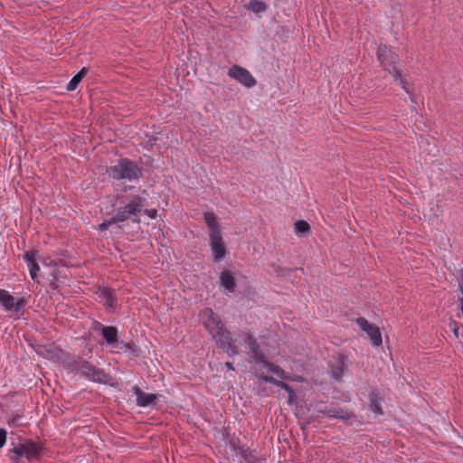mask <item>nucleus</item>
Returning <instances> with one entry per match:
<instances>
[{
	"label": "nucleus",
	"mask_w": 463,
	"mask_h": 463,
	"mask_svg": "<svg viewBox=\"0 0 463 463\" xmlns=\"http://www.w3.org/2000/svg\"><path fill=\"white\" fill-rule=\"evenodd\" d=\"M199 317L205 329L229 356L238 354L237 347L232 344L231 333L225 329L218 315L211 308H205L200 312Z\"/></svg>",
	"instance_id": "nucleus-1"
},
{
	"label": "nucleus",
	"mask_w": 463,
	"mask_h": 463,
	"mask_svg": "<svg viewBox=\"0 0 463 463\" xmlns=\"http://www.w3.org/2000/svg\"><path fill=\"white\" fill-rule=\"evenodd\" d=\"M109 175L115 180L137 181L141 176V169L133 161L123 158L108 169Z\"/></svg>",
	"instance_id": "nucleus-2"
},
{
	"label": "nucleus",
	"mask_w": 463,
	"mask_h": 463,
	"mask_svg": "<svg viewBox=\"0 0 463 463\" xmlns=\"http://www.w3.org/2000/svg\"><path fill=\"white\" fill-rule=\"evenodd\" d=\"M377 57L381 65L384 68L385 71H388L392 74L394 80L401 85V87L410 94V90L406 87L405 81L402 78V75L399 71H397L395 64L398 61V56L396 53L392 52V50L387 46L383 45L379 46L377 49Z\"/></svg>",
	"instance_id": "nucleus-3"
},
{
	"label": "nucleus",
	"mask_w": 463,
	"mask_h": 463,
	"mask_svg": "<svg viewBox=\"0 0 463 463\" xmlns=\"http://www.w3.org/2000/svg\"><path fill=\"white\" fill-rule=\"evenodd\" d=\"M241 337H243L245 345L248 346L251 353V355L258 363H262L269 372L275 373L279 378L284 380L288 379V374L282 368L274 364L273 363L265 360V357L263 354L260 352L256 340L250 335L242 334Z\"/></svg>",
	"instance_id": "nucleus-4"
},
{
	"label": "nucleus",
	"mask_w": 463,
	"mask_h": 463,
	"mask_svg": "<svg viewBox=\"0 0 463 463\" xmlns=\"http://www.w3.org/2000/svg\"><path fill=\"white\" fill-rule=\"evenodd\" d=\"M10 451L17 457L25 458L29 461H34L41 458L44 451V447L40 441L25 439Z\"/></svg>",
	"instance_id": "nucleus-5"
},
{
	"label": "nucleus",
	"mask_w": 463,
	"mask_h": 463,
	"mask_svg": "<svg viewBox=\"0 0 463 463\" xmlns=\"http://www.w3.org/2000/svg\"><path fill=\"white\" fill-rule=\"evenodd\" d=\"M101 335L112 354L127 352L132 349L130 344H125L118 340V332L117 327L112 326H101Z\"/></svg>",
	"instance_id": "nucleus-6"
},
{
	"label": "nucleus",
	"mask_w": 463,
	"mask_h": 463,
	"mask_svg": "<svg viewBox=\"0 0 463 463\" xmlns=\"http://www.w3.org/2000/svg\"><path fill=\"white\" fill-rule=\"evenodd\" d=\"M145 198L139 194L131 195L129 202L116 213V221L124 222L132 216H138L143 210Z\"/></svg>",
	"instance_id": "nucleus-7"
},
{
	"label": "nucleus",
	"mask_w": 463,
	"mask_h": 463,
	"mask_svg": "<svg viewBox=\"0 0 463 463\" xmlns=\"http://www.w3.org/2000/svg\"><path fill=\"white\" fill-rule=\"evenodd\" d=\"M228 75L246 88H252L256 85V80L250 72L239 65H232L228 71Z\"/></svg>",
	"instance_id": "nucleus-8"
},
{
	"label": "nucleus",
	"mask_w": 463,
	"mask_h": 463,
	"mask_svg": "<svg viewBox=\"0 0 463 463\" xmlns=\"http://www.w3.org/2000/svg\"><path fill=\"white\" fill-rule=\"evenodd\" d=\"M78 373L92 382L103 383L106 374L103 370L92 366L88 362H83L78 368Z\"/></svg>",
	"instance_id": "nucleus-9"
},
{
	"label": "nucleus",
	"mask_w": 463,
	"mask_h": 463,
	"mask_svg": "<svg viewBox=\"0 0 463 463\" xmlns=\"http://www.w3.org/2000/svg\"><path fill=\"white\" fill-rule=\"evenodd\" d=\"M356 323L361 330L368 335L374 346H380L382 345V334L377 326L369 323L364 317L357 318Z\"/></svg>",
	"instance_id": "nucleus-10"
},
{
	"label": "nucleus",
	"mask_w": 463,
	"mask_h": 463,
	"mask_svg": "<svg viewBox=\"0 0 463 463\" xmlns=\"http://www.w3.org/2000/svg\"><path fill=\"white\" fill-rule=\"evenodd\" d=\"M0 305L5 311H19L24 306L22 298H15L8 291L0 288Z\"/></svg>",
	"instance_id": "nucleus-11"
},
{
	"label": "nucleus",
	"mask_w": 463,
	"mask_h": 463,
	"mask_svg": "<svg viewBox=\"0 0 463 463\" xmlns=\"http://www.w3.org/2000/svg\"><path fill=\"white\" fill-rule=\"evenodd\" d=\"M210 247L213 255L214 261L219 262L224 259L226 249L221 233L209 234Z\"/></svg>",
	"instance_id": "nucleus-12"
},
{
	"label": "nucleus",
	"mask_w": 463,
	"mask_h": 463,
	"mask_svg": "<svg viewBox=\"0 0 463 463\" xmlns=\"http://www.w3.org/2000/svg\"><path fill=\"white\" fill-rule=\"evenodd\" d=\"M132 392L137 397L136 403L138 407H151L155 405L158 400L156 394L146 393L138 386L132 387Z\"/></svg>",
	"instance_id": "nucleus-13"
},
{
	"label": "nucleus",
	"mask_w": 463,
	"mask_h": 463,
	"mask_svg": "<svg viewBox=\"0 0 463 463\" xmlns=\"http://www.w3.org/2000/svg\"><path fill=\"white\" fill-rule=\"evenodd\" d=\"M96 293L107 310L111 311L115 309L118 300L115 297L114 291L109 288L100 287L98 288Z\"/></svg>",
	"instance_id": "nucleus-14"
},
{
	"label": "nucleus",
	"mask_w": 463,
	"mask_h": 463,
	"mask_svg": "<svg viewBox=\"0 0 463 463\" xmlns=\"http://www.w3.org/2000/svg\"><path fill=\"white\" fill-rule=\"evenodd\" d=\"M24 260L27 263V267L29 269L30 276L32 279H35L38 277V272L40 270V267L38 265L39 260V253L35 250L26 251L24 254Z\"/></svg>",
	"instance_id": "nucleus-15"
},
{
	"label": "nucleus",
	"mask_w": 463,
	"mask_h": 463,
	"mask_svg": "<svg viewBox=\"0 0 463 463\" xmlns=\"http://www.w3.org/2000/svg\"><path fill=\"white\" fill-rule=\"evenodd\" d=\"M220 285L226 293H233L236 287L234 279L226 271L222 272L220 276Z\"/></svg>",
	"instance_id": "nucleus-16"
},
{
	"label": "nucleus",
	"mask_w": 463,
	"mask_h": 463,
	"mask_svg": "<svg viewBox=\"0 0 463 463\" xmlns=\"http://www.w3.org/2000/svg\"><path fill=\"white\" fill-rule=\"evenodd\" d=\"M203 219L207 227L209 228V234L221 233L219 224L213 213H204Z\"/></svg>",
	"instance_id": "nucleus-17"
},
{
	"label": "nucleus",
	"mask_w": 463,
	"mask_h": 463,
	"mask_svg": "<svg viewBox=\"0 0 463 463\" xmlns=\"http://www.w3.org/2000/svg\"><path fill=\"white\" fill-rule=\"evenodd\" d=\"M345 368V364L344 357L342 355H339L335 362V364L332 365L333 377L335 380H339L343 375Z\"/></svg>",
	"instance_id": "nucleus-18"
},
{
	"label": "nucleus",
	"mask_w": 463,
	"mask_h": 463,
	"mask_svg": "<svg viewBox=\"0 0 463 463\" xmlns=\"http://www.w3.org/2000/svg\"><path fill=\"white\" fill-rule=\"evenodd\" d=\"M245 7L255 14L264 13L268 8L267 5L260 0H251Z\"/></svg>",
	"instance_id": "nucleus-19"
},
{
	"label": "nucleus",
	"mask_w": 463,
	"mask_h": 463,
	"mask_svg": "<svg viewBox=\"0 0 463 463\" xmlns=\"http://www.w3.org/2000/svg\"><path fill=\"white\" fill-rule=\"evenodd\" d=\"M309 231V225L305 221H298L295 223V232L298 236H305Z\"/></svg>",
	"instance_id": "nucleus-20"
},
{
	"label": "nucleus",
	"mask_w": 463,
	"mask_h": 463,
	"mask_svg": "<svg viewBox=\"0 0 463 463\" xmlns=\"http://www.w3.org/2000/svg\"><path fill=\"white\" fill-rule=\"evenodd\" d=\"M370 402H371V403H370L371 411L373 412H374L375 414H382L383 411H382L381 406L378 403L377 400L373 396H371Z\"/></svg>",
	"instance_id": "nucleus-21"
},
{
	"label": "nucleus",
	"mask_w": 463,
	"mask_h": 463,
	"mask_svg": "<svg viewBox=\"0 0 463 463\" xmlns=\"http://www.w3.org/2000/svg\"><path fill=\"white\" fill-rule=\"evenodd\" d=\"M120 222L119 221H116V215L113 216L110 220H106L99 226V231L104 232L109 228V226L113 223Z\"/></svg>",
	"instance_id": "nucleus-22"
},
{
	"label": "nucleus",
	"mask_w": 463,
	"mask_h": 463,
	"mask_svg": "<svg viewBox=\"0 0 463 463\" xmlns=\"http://www.w3.org/2000/svg\"><path fill=\"white\" fill-rule=\"evenodd\" d=\"M7 439V431L4 428H0V449L5 445Z\"/></svg>",
	"instance_id": "nucleus-23"
},
{
	"label": "nucleus",
	"mask_w": 463,
	"mask_h": 463,
	"mask_svg": "<svg viewBox=\"0 0 463 463\" xmlns=\"http://www.w3.org/2000/svg\"><path fill=\"white\" fill-rule=\"evenodd\" d=\"M80 82V80H78V78H76L75 76L70 80V82L68 83L67 85V90L69 91H72L74 90L77 86L79 85V83Z\"/></svg>",
	"instance_id": "nucleus-24"
},
{
	"label": "nucleus",
	"mask_w": 463,
	"mask_h": 463,
	"mask_svg": "<svg viewBox=\"0 0 463 463\" xmlns=\"http://www.w3.org/2000/svg\"><path fill=\"white\" fill-rule=\"evenodd\" d=\"M145 213L151 219H155L157 214V211L155 209H146L145 210Z\"/></svg>",
	"instance_id": "nucleus-25"
},
{
	"label": "nucleus",
	"mask_w": 463,
	"mask_h": 463,
	"mask_svg": "<svg viewBox=\"0 0 463 463\" xmlns=\"http://www.w3.org/2000/svg\"><path fill=\"white\" fill-rule=\"evenodd\" d=\"M264 382L266 383H269L271 384H274L275 385V383L277 382V379H275L274 377L272 376H269V375H262L260 377Z\"/></svg>",
	"instance_id": "nucleus-26"
},
{
	"label": "nucleus",
	"mask_w": 463,
	"mask_h": 463,
	"mask_svg": "<svg viewBox=\"0 0 463 463\" xmlns=\"http://www.w3.org/2000/svg\"><path fill=\"white\" fill-rule=\"evenodd\" d=\"M283 389L288 393V402H291V399L294 395V392L292 390V388L288 384L286 383L285 387H283Z\"/></svg>",
	"instance_id": "nucleus-27"
},
{
	"label": "nucleus",
	"mask_w": 463,
	"mask_h": 463,
	"mask_svg": "<svg viewBox=\"0 0 463 463\" xmlns=\"http://www.w3.org/2000/svg\"><path fill=\"white\" fill-rule=\"evenodd\" d=\"M87 69L86 68H82L76 75L75 77L78 78L79 80L81 81V80L83 79V77L86 75L87 73Z\"/></svg>",
	"instance_id": "nucleus-28"
},
{
	"label": "nucleus",
	"mask_w": 463,
	"mask_h": 463,
	"mask_svg": "<svg viewBox=\"0 0 463 463\" xmlns=\"http://www.w3.org/2000/svg\"><path fill=\"white\" fill-rule=\"evenodd\" d=\"M87 69L86 68H82L76 75L75 77L78 78L79 80L81 81V80L83 79V77L86 75L87 73Z\"/></svg>",
	"instance_id": "nucleus-29"
},
{
	"label": "nucleus",
	"mask_w": 463,
	"mask_h": 463,
	"mask_svg": "<svg viewBox=\"0 0 463 463\" xmlns=\"http://www.w3.org/2000/svg\"><path fill=\"white\" fill-rule=\"evenodd\" d=\"M18 419H19L18 417H14V418L10 419L8 420V424L10 426H13V427L17 426L18 425Z\"/></svg>",
	"instance_id": "nucleus-30"
},
{
	"label": "nucleus",
	"mask_w": 463,
	"mask_h": 463,
	"mask_svg": "<svg viewBox=\"0 0 463 463\" xmlns=\"http://www.w3.org/2000/svg\"><path fill=\"white\" fill-rule=\"evenodd\" d=\"M285 385H286V383H284L283 381L277 380V382L275 383V386L279 387L281 389H283V387H285Z\"/></svg>",
	"instance_id": "nucleus-31"
},
{
	"label": "nucleus",
	"mask_w": 463,
	"mask_h": 463,
	"mask_svg": "<svg viewBox=\"0 0 463 463\" xmlns=\"http://www.w3.org/2000/svg\"><path fill=\"white\" fill-rule=\"evenodd\" d=\"M460 275H461V280H460V284H459V290H460L461 294H463V269L460 271Z\"/></svg>",
	"instance_id": "nucleus-32"
},
{
	"label": "nucleus",
	"mask_w": 463,
	"mask_h": 463,
	"mask_svg": "<svg viewBox=\"0 0 463 463\" xmlns=\"http://www.w3.org/2000/svg\"><path fill=\"white\" fill-rule=\"evenodd\" d=\"M438 152V149L436 147L435 145H433L430 149H429V153L430 154H432L433 156H435V153Z\"/></svg>",
	"instance_id": "nucleus-33"
},
{
	"label": "nucleus",
	"mask_w": 463,
	"mask_h": 463,
	"mask_svg": "<svg viewBox=\"0 0 463 463\" xmlns=\"http://www.w3.org/2000/svg\"><path fill=\"white\" fill-rule=\"evenodd\" d=\"M225 366L229 369V370H234V367H233V364L231 363V362H226L225 363Z\"/></svg>",
	"instance_id": "nucleus-34"
},
{
	"label": "nucleus",
	"mask_w": 463,
	"mask_h": 463,
	"mask_svg": "<svg viewBox=\"0 0 463 463\" xmlns=\"http://www.w3.org/2000/svg\"><path fill=\"white\" fill-rule=\"evenodd\" d=\"M458 327H457V325H456V323L454 322V323H453V332H454V334H455L457 336L458 335Z\"/></svg>",
	"instance_id": "nucleus-35"
}]
</instances>
